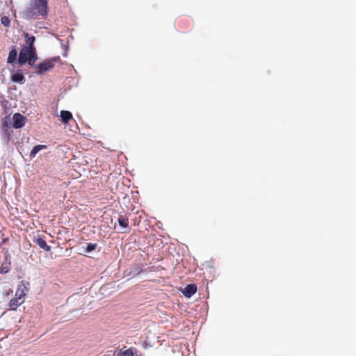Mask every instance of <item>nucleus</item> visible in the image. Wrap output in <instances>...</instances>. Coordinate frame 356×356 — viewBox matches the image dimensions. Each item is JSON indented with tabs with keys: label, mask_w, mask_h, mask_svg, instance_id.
Segmentation results:
<instances>
[{
	"label": "nucleus",
	"mask_w": 356,
	"mask_h": 356,
	"mask_svg": "<svg viewBox=\"0 0 356 356\" xmlns=\"http://www.w3.org/2000/svg\"><path fill=\"white\" fill-rule=\"evenodd\" d=\"M48 0H31L24 10L29 19H44L48 15Z\"/></svg>",
	"instance_id": "nucleus-1"
},
{
	"label": "nucleus",
	"mask_w": 356,
	"mask_h": 356,
	"mask_svg": "<svg viewBox=\"0 0 356 356\" xmlns=\"http://www.w3.org/2000/svg\"><path fill=\"white\" fill-rule=\"evenodd\" d=\"M29 288L25 285L24 281L19 282L17 285L15 298H12L9 302L8 305L10 309L16 310L18 307L24 303Z\"/></svg>",
	"instance_id": "nucleus-2"
},
{
	"label": "nucleus",
	"mask_w": 356,
	"mask_h": 356,
	"mask_svg": "<svg viewBox=\"0 0 356 356\" xmlns=\"http://www.w3.org/2000/svg\"><path fill=\"white\" fill-rule=\"evenodd\" d=\"M37 59V52L24 47L19 52L18 63L19 65H24L27 62L30 65H33Z\"/></svg>",
	"instance_id": "nucleus-3"
},
{
	"label": "nucleus",
	"mask_w": 356,
	"mask_h": 356,
	"mask_svg": "<svg viewBox=\"0 0 356 356\" xmlns=\"http://www.w3.org/2000/svg\"><path fill=\"white\" fill-rule=\"evenodd\" d=\"M60 60V57H54L51 59H46L40 63L37 67L36 74H44L46 72L51 70L55 66V63Z\"/></svg>",
	"instance_id": "nucleus-4"
},
{
	"label": "nucleus",
	"mask_w": 356,
	"mask_h": 356,
	"mask_svg": "<svg viewBox=\"0 0 356 356\" xmlns=\"http://www.w3.org/2000/svg\"><path fill=\"white\" fill-rule=\"evenodd\" d=\"M10 115L6 116L1 120V129L3 134L8 137V139H10L11 136L10 131Z\"/></svg>",
	"instance_id": "nucleus-5"
},
{
	"label": "nucleus",
	"mask_w": 356,
	"mask_h": 356,
	"mask_svg": "<svg viewBox=\"0 0 356 356\" xmlns=\"http://www.w3.org/2000/svg\"><path fill=\"white\" fill-rule=\"evenodd\" d=\"M13 127L15 129L22 128L25 124L26 118L19 113H16L13 115Z\"/></svg>",
	"instance_id": "nucleus-6"
},
{
	"label": "nucleus",
	"mask_w": 356,
	"mask_h": 356,
	"mask_svg": "<svg viewBox=\"0 0 356 356\" xmlns=\"http://www.w3.org/2000/svg\"><path fill=\"white\" fill-rule=\"evenodd\" d=\"M118 222L121 227L122 233H129L131 231V227L129 226V219L125 216H120Z\"/></svg>",
	"instance_id": "nucleus-7"
},
{
	"label": "nucleus",
	"mask_w": 356,
	"mask_h": 356,
	"mask_svg": "<svg viewBox=\"0 0 356 356\" xmlns=\"http://www.w3.org/2000/svg\"><path fill=\"white\" fill-rule=\"evenodd\" d=\"M24 36L26 38V44L27 45L25 47L31 49L32 51L36 52V48L34 46L35 41V36L30 35L28 33H24Z\"/></svg>",
	"instance_id": "nucleus-8"
},
{
	"label": "nucleus",
	"mask_w": 356,
	"mask_h": 356,
	"mask_svg": "<svg viewBox=\"0 0 356 356\" xmlns=\"http://www.w3.org/2000/svg\"><path fill=\"white\" fill-rule=\"evenodd\" d=\"M137 350L135 348H129L128 349L124 350L122 348L119 350L118 353V356H141V355H137Z\"/></svg>",
	"instance_id": "nucleus-9"
},
{
	"label": "nucleus",
	"mask_w": 356,
	"mask_h": 356,
	"mask_svg": "<svg viewBox=\"0 0 356 356\" xmlns=\"http://www.w3.org/2000/svg\"><path fill=\"white\" fill-rule=\"evenodd\" d=\"M197 291V286L195 284H188L182 293L184 296L186 298H191L193 294H195Z\"/></svg>",
	"instance_id": "nucleus-10"
},
{
	"label": "nucleus",
	"mask_w": 356,
	"mask_h": 356,
	"mask_svg": "<svg viewBox=\"0 0 356 356\" xmlns=\"http://www.w3.org/2000/svg\"><path fill=\"white\" fill-rule=\"evenodd\" d=\"M34 242L45 251L49 252L51 250V247L47 244L43 236H39L37 238L34 239Z\"/></svg>",
	"instance_id": "nucleus-11"
},
{
	"label": "nucleus",
	"mask_w": 356,
	"mask_h": 356,
	"mask_svg": "<svg viewBox=\"0 0 356 356\" xmlns=\"http://www.w3.org/2000/svg\"><path fill=\"white\" fill-rule=\"evenodd\" d=\"M11 80L14 82L24 83L25 81V78L22 71L18 70L11 75Z\"/></svg>",
	"instance_id": "nucleus-12"
},
{
	"label": "nucleus",
	"mask_w": 356,
	"mask_h": 356,
	"mask_svg": "<svg viewBox=\"0 0 356 356\" xmlns=\"http://www.w3.org/2000/svg\"><path fill=\"white\" fill-rule=\"evenodd\" d=\"M17 52L15 46L10 47L7 62L8 63H14L17 59Z\"/></svg>",
	"instance_id": "nucleus-13"
},
{
	"label": "nucleus",
	"mask_w": 356,
	"mask_h": 356,
	"mask_svg": "<svg viewBox=\"0 0 356 356\" xmlns=\"http://www.w3.org/2000/svg\"><path fill=\"white\" fill-rule=\"evenodd\" d=\"M60 116L62 122L65 124L68 123L72 119V114L68 111H61Z\"/></svg>",
	"instance_id": "nucleus-14"
},
{
	"label": "nucleus",
	"mask_w": 356,
	"mask_h": 356,
	"mask_svg": "<svg viewBox=\"0 0 356 356\" xmlns=\"http://www.w3.org/2000/svg\"><path fill=\"white\" fill-rule=\"evenodd\" d=\"M46 148H47V146L44 145H35V147H33V148L31 151L30 156L31 158H34L38 152H40L42 149H44Z\"/></svg>",
	"instance_id": "nucleus-15"
},
{
	"label": "nucleus",
	"mask_w": 356,
	"mask_h": 356,
	"mask_svg": "<svg viewBox=\"0 0 356 356\" xmlns=\"http://www.w3.org/2000/svg\"><path fill=\"white\" fill-rule=\"evenodd\" d=\"M11 264L10 262L3 263L0 266V273L6 274L10 270Z\"/></svg>",
	"instance_id": "nucleus-16"
},
{
	"label": "nucleus",
	"mask_w": 356,
	"mask_h": 356,
	"mask_svg": "<svg viewBox=\"0 0 356 356\" xmlns=\"http://www.w3.org/2000/svg\"><path fill=\"white\" fill-rule=\"evenodd\" d=\"M1 22L2 24L5 26H9L10 24V21L8 17L7 16H3L1 19Z\"/></svg>",
	"instance_id": "nucleus-17"
},
{
	"label": "nucleus",
	"mask_w": 356,
	"mask_h": 356,
	"mask_svg": "<svg viewBox=\"0 0 356 356\" xmlns=\"http://www.w3.org/2000/svg\"><path fill=\"white\" fill-rule=\"evenodd\" d=\"M97 246V243H88L87 247H86V252H90L95 250L96 249Z\"/></svg>",
	"instance_id": "nucleus-18"
}]
</instances>
